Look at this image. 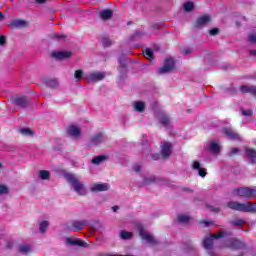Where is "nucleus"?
Returning a JSON list of instances; mask_svg holds the SVG:
<instances>
[{
    "instance_id": "obj_1",
    "label": "nucleus",
    "mask_w": 256,
    "mask_h": 256,
    "mask_svg": "<svg viewBox=\"0 0 256 256\" xmlns=\"http://www.w3.org/2000/svg\"><path fill=\"white\" fill-rule=\"evenodd\" d=\"M63 177L70 185L71 191H74L77 195L84 197L87 195V187H85V183L81 182L75 174H71L67 171H62Z\"/></svg>"
},
{
    "instance_id": "obj_2",
    "label": "nucleus",
    "mask_w": 256,
    "mask_h": 256,
    "mask_svg": "<svg viewBox=\"0 0 256 256\" xmlns=\"http://www.w3.org/2000/svg\"><path fill=\"white\" fill-rule=\"evenodd\" d=\"M229 209H233L234 211H242L244 213H255L256 212V203L253 202H229Z\"/></svg>"
},
{
    "instance_id": "obj_3",
    "label": "nucleus",
    "mask_w": 256,
    "mask_h": 256,
    "mask_svg": "<svg viewBox=\"0 0 256 256\" xmlns=\"http://www.w3.org/2000/svg\"><path fill=\"white\" fill-rule=\"evenodd\" d=\"M233 195L237 197H243V199H253L256 197V187H240L233 190Z\"/></svg>"
},
{
    "instance_id": "obj_4",
    "label": "nucleus",
    "mask_w": 256,
    "mask_h": 256,
    "mask_svg": "<svg viewBox=\"0 0 256 256\" xmlns=\"http://www.w3.org/2000/svg\"><path fill=\"white\" fill-rule=\"evenodd\" d=\"M106 77L107 72L103 71H93L84 75V79L88 83H98V81H103Z\"/></svg>"
},
{
    "instance_id": "obj_5",
    "label": "nucleus",
    "mask_w": 256,
    "mask_h": 256,
    "mask_svg": "<svg viewBox=\"0 0 256 256\" xmlns=\"http://www.w3.org/2000/svg\"><path fill=\"white\" fill-rule=\"evenodd\" d=\"M227 235H229V232H220L218 234L210 235L209 237H206L204 239L203 247L208 250L212 249L213 241H215V239H223V238L227 237Z\"/></svg>"
},
{
    "instance_id": "obj_6",
    "label": "nucleus",
    "mask_w": 256,
    "mask_h": 256,
    "mask_svg": "<svg viewBox=\"0 0 256 256\" xmlns=\"http://www.w3.org/2000/svg\"><path fill=\"white\" fill-rule=\"evenodd\" d=\"M137 227L139 235L143 241H146V243H149V245H157V243H159V241H157L152 234L147 233V231L143 229L142 225L139 224Z\"/></svg>"
},
{
    "instance_id": "obj_7",
    "label": "nucleus",
    "mask_w": 256,
    "mask_h": 256,
    "mask_svg": "<svg viewBox=\"0 0 256 256\" xmlns=\"http://www.w3.org/2000/svg\"><path fill=\"white\" fill-rule=\"evenodd\" d=\"M173 69H175V60L173 58H167L164 61L163 67L159 68L158 73L159 75H163L173 71Z\"/></svg>"
},
{
    "instance_id": "obj_8",
    "label": "nucleus",
    "mask_w": 256,
    "mask_h": 256,
    "mask_svg": "<svg viewBox=\"0 0 256 256\" xmlns=\"http://www.w3.org/2000/svg\"><path fill=\"white\" fill-rule=\"evenodd\" d=\"M206 148L210 153H212V155H219V153L221 151V145L219 144V141H217V140L210 141L206 145Z\"/></svg>"
},
{
    "instance_id": "obj_9",
    "label": "nucleus",
    "mask_w": 256,
    "mask_h": 256,
    "mask_svg": "<svg viewBox=\"0 0 256 256\" xmlns=\"http://www.w3.org/2000/svg\"><path fill=\"white\" fill-rule=\"evenodd\" d=\"M107 141V136L103 133H97L93 135L90 139V145L97 146L101 145V143H105Z\"/></svg>"
},
{
    "instance_id": "obj_10",
    "label": "nucleus",
    "mask_w": 256,
    "mask_h": 256,
    "mask_svg": "<svg viewBox=\"0 0 256 256\" xmlns=\"http://www.w3.org/2000/svg\"><path fill=\"white\" fill-rule=\"evenodd\" d=\"M67 133L70 137H73V139H77L79 135H81V128L77 125H70L67 129Z\"/></svg>"
},
{
    "instance_id": "obj_11",
    "label": "nucleus",
    "mask_w": 256,
    "mask_h": 256,
    "mask_svg": "<svg viewBox=\"0 0 256 256\" xmlns=\"http://www.w3.org/2000/svg\"><path fill=\"white\" fill-rule=\"evenodd\" d=\"M192 169L194 171H197L198 175L200 177H205L207 175V169L203 168L201 166V163L199 161H194L192 164Z\"/></svg>"
},
{
    "instance_id": "obj_12",
    "label": "nucleus",
    "mask_w": 256,
    "mask_h": 256,
    "mask_svg": "<svg viewBox=\"0 0 256 256\" xmlns=\"http://www.w3.org/2000/svg\"><path fill=\"white\" fill-rule=\"evenodd\" d=\"M158 121L163 125V127H169L171 125V119L169 118V115H167L165 112H161L158 114Z\"/></svg>"
},
{
    "instance_id": "obj_13",
    "label": "nucleus",
    "mask_w": 256,
    "mask_h": 256,
    "mask_svg": "<svg viewBox=\"0 0 256 256\" xmlns=\"http://www.w3.org/2000/svg\"><path fill=\"white\" fill-rule=\"evenodd\" d=\"M171 151H172L171 143H169V142L162 143L161 153H162V157L164 159H167V157H169L171 155Z\"/></svg>"
},
{
    "instance_id": "obj_14",
    "label": "nucleus",
    "mask_w": 256,
    "mask_h": 256,
    "mask_svg": "<svg viewBox=\"0 0 256 256\" xmlns=\"http://www.w3.org/2000/svg\"><path fill=\"white\" fill-rule=\"evenodd\" d=\"M222 132L226 135L228 139H241L239 134L233 130V128H223Z\"/></svg>"
},
{
    "instance_id": "obj_15",
    "label": "nucleus",
    "mask_w": 256,
    "mask_h": 256,
    "mask_svg": "<svg viewBox=\"0 0 256 256\" xmlns=\"http://www.w3.org/2000/svg\"><path fill=\"white\" fill-rule=\"evenodd\" d=\"M66 243H68V245H78L79 247H89L85 241L71 237L66 238Z\"/></svg>"
},
{
    "instance_id": "obj_16",
    "label": "nucleus",
    "mask_w": 256,
    "mask_h": 256,
    "mask_svg": "<svg viewBox=\"0 0 256 256\" xmlns=\"http://www.w3.org/2000/svg\"><path fill=\"white\" fill-rule=\"evenodd\" d=\"M13 101L18 107H27L29 105V99L25 96H17Z\"/></svg>"
},
{
    "instance_id": "obj_17",
    "label": "nucleus",
    "mask_w": 256,
    "mask_h": 256,
    "mask_svg": "<svg viewBox=\"0 0 256 256\" xmlns=\"http://www.w3.org/2000/svg\"><path fill=\"white\" fill-rule=\"evenodd\" d=\"M52 57H54L55 59H58L59 61H61L63 59H69V57H71V52H69V51L54 52L52 54Z\"/></svg>"
},
{
    "instance_id": "obj_18",
    "label": "nucleus",
    "mask_w": 256,
    "mask_h": 256,
    "mask_svg": "<svg viewBox=\"0 0 256 256\" xmlns=\"http://www.w3.org/2000/svg\"><path fill=\"white\" fill-rule=\"evenodd\" d=\"M209 21H211V16L209 15L201 16L197 19L195 23V27H205V25H207Z\"/></svg>"
},
{
    "instance_id": "obj_19",
    "label": "nucleus",
    "mask_w": 256,
    "mask_h": 256,
    "mask_svg": "<svg viewBox=\"0 0 256 256\" xmlns=\"http://www.w3.org/2000/svg\"><path fill=\"white\" fill-rule=\"evenodd\" d=\"M226 247H230V249H241L243 247V243L239 240L229 239L227 240Z\"/></svg>"
},
{
    "instance_id": "obj_20",
    "label": "nucleus",
    "mask_w": 256,
    "mask_h": 256,
    "mask_svg": "<svg viewBox=\"0 0 256 256\" xmlns=\"http://www.w3.org/2000/svg\"><path fill=\"white\" fill-rule=\"evenodd\" d=\"M91 191H94V192L109 191V184L107 183L94 184L91 187Z\"/></svg>"
},
{
    "instance_id": "obj_21",
    "label": "nucleus",
    "mask_w": 256,
    "mask_h": 256,
    "mask_svg": "<svg viewBox=\"0 0 256 256\" xmlns=\"http://www.w3.org/2000/svg\"><path fill=\"white\" fill-rule=\"evenodd\" d=\"M87 225V221L82 220V221H74L72 223V229L75 233L81 231V229H83V227H85Z\"/></svg>"
},
{
    "instance_id": "obj_22",
    "label": "nucleus",
    "mask_w": 256,
    "mask_h": 256,
    "mask_svg": "<svg viewBox=\"0 0 256 256\" xmlns=\"http://www.w3.org/2000/svg\"><path fill=\"white\" fill-rule=\"evenodd\" d=\"M133 107H134V110L137 111L138 113H143V111H145V102H141V101L133 102Z\"/></svg>"
},
{
    "instance_id": "obj_23",
    "label": "nucleus",
    "mask_w": 256,
    "mask_h": 256,
    "mask_svg": "<svg viewBox=\"0 0 256 256\" xmlns=\"http://www.w3.org/2000/svg\"><path fill=\"white\" fill-rule=\"evenodd\" d=\"M38 177L42 181H47V180L51 179V173L47 170H40L38 172Z\"/></svg>"
},
{
    "instance_id": "obj_24",
    "label": "nucleus",
    "mask_w": 256,
    "mask_h": 256,
    "mask_svg": "<svg viewBox=\"0 0 256 256\" xmlns=\"http://www.w3.org/2000/svg\"><path fill=\"white\" fill-rule=\"evenodd\" d=\"M246 155L250 159L251 163H256V151L252 148L246 149Z\"/></svg>"
},
{
    "instance_id": "obj_25",
    "label": "nucleus",
    "mask_w": 256,
    "mask_h": 256,
    "mask_svg": "<svg viewBox=\"0 0 256 256\" xmlns=\"http://www.w3.org/2000/svg\"><path fill=\"white\" fill-rule=\"evenodd\" d=\"M19 251L22 253V255H27L28 253H31L33 249L31 248V245L29 244H21L19 246Z\"/></svg>"
},
{
    "instance_id": "obj_26",
    "label": "nucleus",
    "mask_w": 256,
    "mask_h": 256,
    "mask_svg": "<svg viewBox=\"0 0 256 256\" xmlns=\"http://www.w3.org/2000/svg\"><path fill=\"white\" fill-rule=\"evenodd\" d=\"M240 91H242V93H252V95H256V86H241Z\"/></svg>"
},
{
    "instance_id": "obj_27",
    "label": "nucleus",
    "mask_w": 256,
    "mask_h": 256,
    "mask_svg": "<svg viewBox=\"0 0 256 256\" xmlns=\"http://www.w3.org/2000/svg\"><path fill=\"white\" fill-rule=\"evenodd\" d=\"M100 17L103 21H107V19H111L113 17V11L111 10H102L100 12Z\"/></svg>"
},
{
    "instance_id": "obj_28",
    "label": "nucleus",
    "mask_w": 256,
    "mask_h": 256,
    "mask_svg": "<svg viewBox=\"0 0 256 256\" xmlns=\"http://www.w3.org/2000/svg\"><path fill=\"white\" fill-rule=\"evenodd\" d=\"M107 160V156L105 155H100V156H96L92 159V163L93 165H101V163H103V161Z\"/></svg>"
},
{
    "instance_id": "obj_29",
    "label": "nucleus",
    "mask_w": 256,
    "mask_h": 256,
    "mask_svg": "<svg viewBox=\"0 0 256 256\" xmlns=\"http://www.w3.org/2000/svg\"><path fill=\"white\" fill-rule=\"evenodd\" d=\"M48 227H49V221H47V220H42V221L39 223V231H40V233H46Z\"/></svg>"
},
{
    "instance_id": "obj_30",
    "label": "nucleus",
    "mask_w": 256,
    "mask_h": 256,
    "mask_svg": "<svg viewBox=\"0 0 256 256\" xmlns=\"http://www.w3.org/2000/svg\"><path fill=\"white\" fill-rule=\"evenodd\" d=\"M178 223H189L191 221V217L187 214H181L177 217Z\"/></svg>"
},
{
    "instance_id": "obj_31",
    "label": "nucleus",
    "mask_w": 256,
    "mask_h": 256,
    "mask_svg": "<svg viewBox=\"0 0 256 256\" xmlns=\"http://www.w3.org/2000/svg\"><path fill=\"white\" fill-rule=\"evenodd\" d=\"M143 54L146 59L153 61V50L151 48H146Z\"/></svg>"
},
{
    "instance_id": "obj_32",
    "label": "nucleus",
    "mask_w": 256,
    "mask_h": 256,
    "mask_svg": "<svg viewBox=\"0 0 256 256\" xmlns=\"http://www.w3.org/2000/svg\"><path fill=\"white\" fill-rule=\"evenodd\" d=\"M120 237L122 239H131V237H133V233L122 230V231H120Z\"/></svg>"
},
{
    "instance_id": "obj_33",
    "label": "nucleus",
    "mask_w": 256,
    "mask_h": 256,
    "mask_svg": "<svg viewBox=\"0 0 256 256\" xmlns=\"http://www.w3.org/2000/svg\"><path fill=\"white\" fill-rule=\"evenodd\" d=\"M46 84L48 85V87H52L53 89H55L56 87H58L59 82L57 81V79H50L46 82Z\"/></svg>"
},
{
    "instance_id": "obj_34",
    "label": "nucleus",
    "mask_w": 256,
    "mask_h": 256,
    "mask_svg": "<svg viewBox=\"0 0 256 256\" xmlns=\"http://www.w3.org/2000/svg\"><path fill=\"white\" fill-rule=\"evenodd\" d=\"M195 9V4L193 2H186L184 3V11H193Z\"/></svg>"
},
{
    "instance_id": "obj_35",
    "label": "nucleus",
    "mask_w": 256,
    "mask_h": 256,
    "mask_svg": "<svg viewBox=\"0 0 256 256\" xmlns=\"http://www.w3.org/2000/svg\"><path fill=\"white\" fill-rule=\"evenodd\" d=\"M12 27H25V21L15 20L14 22H12Z\"/></svg>"
},
{
    "instance_id": "obj_36",
    "label": "nucleus",
    "mask_w": 256,
    "mask_h": 256,
    "mask_svg": "<svg viewBox=\"0 0 256 256\" xmlns=\"http://www.w3.org/2000/svg\"><path fill=\"white\" fill-rule=\"evenodd\" d=\"M74 77H75L76 81H81V79H83V71L76 70L74 73Z\"/></svg>"
},
{
    "instance_id": "obj_37",
    "label": "nucleus",
    "mask_w": 256,
    "mask_h": 256,
    "mask_svg": "<svg viewBox=\"0 0 256 256\" xmlns=\"http://www.w3.org/2000/svg\"><path fill=\"white\" fill-rule=\"evenodd\" d=\"M9 188L6 185L0 184V195H7Z\"/></svg>"
},
{
    "instance_id": "obj_38",
    "label": "nucleus",
    "mask_w": 256,
    "mask_h": 256,
    "mask_svg": "<svg viewBox=\"0 0 256 256\" xmlns=\"http://www.w3.org/2000/svg\"><path fill=\"white\" fill-rule=\"evenodd\" d=\"M241 113L244 117H251L253 115V111L251 109H241Z\"/></svg>"
},
{
    "instance_id": "obj_39",
    "label": "nucleus",
    "mask_w": 256,
    "mask_h": 256,
    "mask_svg": "<svg viewBox=\"0 0 256 256\" xmlns=\"http://www.w3.org/2000/svg\"><path fill=\"white\" fill-rule=\"evenodd\" d=\"M20 133L22 135H32L31 129H29V128H22V129H20Z\"/></svg>"
},
{
    "instance_id": "obj_40",
    "label": "nucleus",
    "mask_w": 256,
    "mask_h": 256,
    "mask_svg": "<svg viewBox=\"0 0 256 256\" xmlns=\"http://www.w3.org/2000/svg\"><path fill=\"white\" fill-rule=\"evenodd\" d=\"M248 41H249L250 43H256V33L250 34V35L248 36Z\"/></svg>"
},
{
    "instance_id": "obj_41",
    "label": "nucleus",
    "mask_w": 256,
    "mask_h": 256,
    "mask_svg": "<svg viewBox=\"0 0 256 256\" xmlns=\"http://www.w3.org/2000/svg\"><path fill=\"white\" fill-rule=\"evenodd\" d=\"M119 63L121 65V67L119 68V71H122V72H126L127 69H126V66H125V62L123 60H119Z\"/></svg>"
},
{
    "instance_id": "obj_42",
    "label": "nucleus",
    "mask_w": 256,
    "mask_h": 256,
    "mask_svg": "<svg viewBox=\"0 0 256 256\" xmlns=\"http://www.w3.org/2000/svg\"><path fill=\"white\" fill-rule=\"evenodd\" d=\"M210 35H212L213 37L215 35H217L219 33V29L218 28H213L209 31Z\"/></svg>"
},
{
    "instance_id": "obj_43",
    "label": "nucleus",
    "mask_w": 256,
    "mask_h": 256,
    "mask_svg": "<svg viewBox=\"0 0 256 256\" xmlns=\"http://www.w3.org/2000/svg\"><path fill=\"white\" fill-rule=\"evenodd\" d=\"M232 225H236V227H241V225H243V221L242 220H235L232 222Z\"/></svg>"
},
{
    "instance_id": "obj_44",
    "label": "nucleus",
    "mask_w": 256,
    "mask_h": 256,
    "mask_svg": "<svg viewBox=\"0 0 256 256\" xmlns=\"http://www.w3.org/2000/svg\"><path fill=\"white\" fill-rule=\"evenodd\" d=\"M133 169L136 173H139V171H141V167L139 165H135Z\"/></svg>"
},
{
    "instance_id": "obj_45",
    "label": "nucleus",
    "mask_w": 256,
    "mask_h": 256,
    "mask_svg": "<svg viewBox=\"0 0 256 256\" xmlns=\"http://www.w3.org/2000/svg\"><path fill=\"white\" fill-rule=\"evenodd\" d=\"M236 153H239V149L233 148V149L231 150V155H236Z\"/></svg>"
},
{
    "instance_id": "obj_46",
    "label": "nucleus",
    "mask_w": 256,
    "mask_h": 256,
    "mask_svg": "<svg viewBox=\"0 0 256 256\" xmlns=\"http://www.w3.org/2000/svg\"><path fill=\"white\" fill-rule=\"evenodd\" d=\"M0 45H5V38H4V36H0Z\"/></svg>"
},
{
    "instance_id": "obj_47",
    "label": "nucleus",
    "mask_w": 256,
    "mask_h": 256,
    "mask_svg": "<svg viewBox=\"0 0 256 256\" xmlns=\"http://www.w3.org/2000/svg\"><path fill=\"white\" fill-rule=\"evenodd\" d=\"M112 211H114V213H117V211H119V206H113Z\"/></svg>"
},
{
    "instance_id": "obj_48",
    "label": "nucleus",
    "mask_w": 256,
    "mask_h": 256,
    "mask_svg": "<svg viewBox=\"0 0 256 256\" xmlns=\"http://www.w3.org/2000/svg\"><path fill=\"white\" fill-rule=\"evenodd\" d=\"M152 159H154V161H157V159H159V154H154L152 156Z\"/></svg>"
},
{
    "instance_id": "obj_49",
    "label": "nucleus",
    "mask_w": 256,
    "mask_h": 256,
    "mask_svg": "<svg viewBox=\"0 0 256 256\" xmlns=\"http://www.w3.org/2000/svg\"><path fill=\"white\" fill-rule=\"evenodd\" d=\"M36 1V3H38V4H43V3H45V1H47V0H35Z\"/></svg>"
},
{
    "instance_id": "obj_50",
    "label": "nucleus",
    "mask_w": 256,
    "mask_h": 256,
    "mask_svg": "<svg viewBox=\"0 0 256 256\" xmlns=\"http://www.w3.org/2000/svg\"><path fill=\"white\" fill-rule=\"evenodd\" d=\"M3 19H5V15H3V14L0 12V21H3Z\"/></svg>"
},
{
    "instance_id": "obj_51",
    "label": "nucleus",
    "mask_w": 256,
    "mask_h": 256,
    "mask_svg": "<svg viewBox=\"0 0 256 256\" xmlns=\"http://www.w3.org/2000/svg\"><path fill=\"white\" fill-rule=\"evenodd\" d=\"M55 37H56V39H63L65 36L56 35Z\"/></svg>"
},
{
    "instance_id": "obj_52",
    "label": "nucleus",
    "mask_w": 256,
    "mask_h": 256,
    "mask_svg": "<svg viewBox=\"0 0 256 256\" xmlns=\"http://www.w3.org/2000/svg\"><path fill=\"white\" fill-rule=\"evenodd\" d=\"M250 55H256V50H251Z\"/></svg>"
},
{
    "instance_id": "obj_53",
    "label": "nucleus",
    "mask_w": 256,
    "mask_h": 256,
    "mask_svg": "<svg viewBox=\"0 0 256 256\" xmlns=\"http://www.w3.org/2000/svg\"><path fill=\"white\" fill-rule=\"evenodd\" d=\"M3 167V164L2 163H0V169Z\"/></svg>"
},
{
    "instance_id": "obj_54",
    "label": "nucleus",
    "mask_w": 256,
    "mask_h": 256,
    "mask_svg": "<svg viewBox=\"0 0 256 256\" xmlns=\"http://www.w3.org/2000/svg\"><path fill=\"white\" fill-rule=\"evenodd\" d=\"M205 225H206V226L209 225V222H205Z\"/></svg>"
}]
</instances>
